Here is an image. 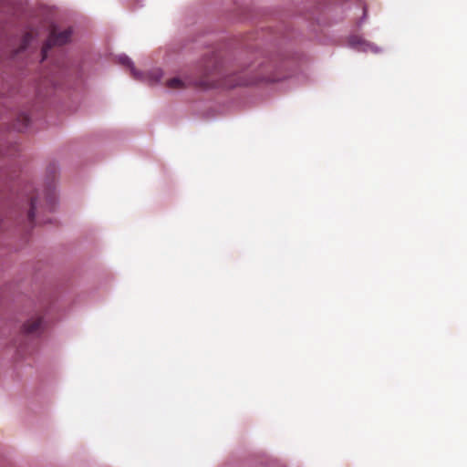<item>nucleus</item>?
Wrapping results in <instances>:
<instances>
[{
  "label": "nucleus",
  "instance_id": "nucleus-1",
  "mask_svg": "<svg viewBox=\"0 0 467 467\" xmlns=\"http://www.w3.org/2000/svg\"><path fill=\"white\" fill-rule=\"evenodd\" d=\"M259 79L250 78L244 73L229 76L227 77L223 83H218L217 80L212 79L207 76L201 77L199 79L195 80L194 85L202 87V88H216V87H223L226 88H232L237 86H247L255 84Z\"/></svg>",
  "mask_w": 467,
  "mask_h": 467
},
{
  "label": "nucleus",
  "instance_id": "nucleus-2",
  "mask_svg": "<svg viewBox=\"0 0 467 467\" xmlns=\"http://www.w3.org/2000/svg\"><path fill=\"white\" fill-rule=\"evenodd\" d=\"M72 30L70 28H67L61 32H57L56 28H53L50 32L48 39L44 44L42 47V59H46L47 57L48 51L54 46H62L67 44L71 37Z\"/></svg>",
  "mask_w": 467,
  "mask_h": 467
},
{
  "label": "nucleus",
  "instance_id": "nucleus-3",
  "mask_svg": "<svg viewBox=\"0 0 467 467\" xmlns=\"http://www.w3.org/2000/svg\"><path fill=\"white\" fill-rule=\"evenodd\" d=\"M42 328V318L36 317L28 320L23 327V332L26 335H37Z\"/></svg>",
  "mask_w": 467,
  "mask_h": 467
},
{
  "label": "nucleus",
  "instance_id": "nucleus-4",
  "mask_svg": "<svg viewBox=\"0 0 467 467\" xmlns=\"http://www.w3.org/2000/svg\"><path fill=\"white\" fill-rule=\"evenodd\" d=\"M165 85L170 89H182L186 87L185 81L179 78H172L168 79Z\"/></svg>",
  "mask_w": 467,
  "mask_h": 467
},
{
  "label": "nucleus",
  "instance_id": "nucleus-5",
  "mask_svg": "<svg viewBox=\"0 0 467 467\" xmlns=\"http://www.w3.org/2000/svg\"><path fill=\"white\" fill-rule=\"evenodd\" d=\"M119 62L124 66H127L130 68V71L134 78H137V72L135 71V68L133 67L132 61L127 56H120L119 57Z\"/></svg>",
  "mask_w": 467,
  "mask_h": 467
},
{
  "label": "nucleus",
  "instance_id": "nucleus-6",
  "mask_svg": "<svg viewBox=\"0 0 467 467\" xmlns=\"http://www.w3.org/2000/svg\"><path fill=\"white\" fill-rule=\"evenodd\" d=\"M36 203V199L32 198L30 201V210L28 212V215H27L30 222H33V220L35 218Z\"/></svg>",
  "mask_w": 467,
  "mask_h": 467
},
{
  "label": "nucleus",
  "instance_id": "nucleus-7",
  "mask_svg": "<svg viewBox=\"0 0 467 467\" xmlns=\"http://www.w3.org/2000/svg\"><path fill=\"white\" fill-rule=\"evenodd\" d=\"M32 34L31 33H26L24 36V39H23V43L21 45V47L20 49L21 50H24L26 48L27 45L29 44L30 40L32 39Z\"/></svg>",
  "mask_w": 467,
  "mask_h": 467
},
{
  "label": "nucleus",
  "instance_id": "nucleus-8",
  "mask_svg": "<svg viewBox=\"0 0 467 467\" xmlns=\"http://www.w3.org/2000/svg\"><path fill=\"white\" fill-rule=\"evenodd\" d=\"M21 118L24 121V126L27 127V125L29 124V118L26 115L21 116Z\"/></svg>",
  "mask_w": 467,
  "mask_h": 467
},
{
  "label": "nucleus",
  "instance_id": "nucleus-9",
  "mask_svg": "<svg viewBox=\"0 0 467 467\" xmlns=\"http://www.w3.org/2000/svg\"><path fill=\"white\" fill-rule=\"evenodd\" d=\"M262 80H266V81H275V78H264Z\"/></svg>",
  "mask_w": 467,
  "mask_h": 467
}]
</instances>
